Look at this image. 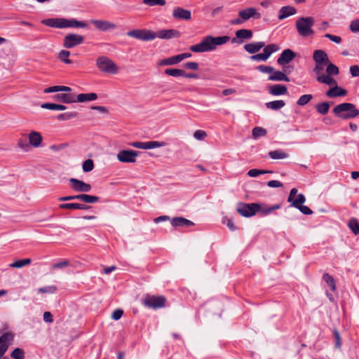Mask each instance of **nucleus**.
Returning a JSON list of instances; mask_svg holds the SVG:
<instances>
[{
    "label": "nucleus",
    "mask_w": 359,
    "mask_h": 359,
    "mask_svg": "<svg viewBox=\"0 0 359 359\" xmlns=\"http://www.w3.org/2000/svg\"><path fill=\"white\" fill-rule=\"evenodd\" d=\"M313 59L315 62L313 72L316 81L322 80L326 75H338L339 74V68L330 62L327 54L324 50H315Z\"/></svg>",
    "instance_id": "nucleus-1"
},
{
    "label": "nucleus",
    "mask_w": 359,
    "mask_h": 359,
    "mask_svg": "<svg viewBox=\"0 0 359 359\" xmlns=\"http://www.w3.org/2000/svg\"><path fill=\"white\" fill-rule=\"evenodd\" d=\"M229 41L230 37L229 36L215 37L208 35L205 36L200 43L191 46L189 49L196 53L212 52L216 50L217 46H222Z\"/></svg>",
    "instance_id": "nucleus-2"
},
{
    "label": "nucleus",
    "mask_w": 359,
    "mask_h": 359,
    "mask_svg": "<svg viewBox=\"0 0 359 359\" xmlns=\"http://www.w3.org/2000/svg\"><path fill=\"white\" fill-rule=\"evenodd\" d=\"M43 25L59 29L69 28V27H79L86 28L88 24L83 21H79L74 18L66 19L63 18H48L42 20Z\"/></svg>",
    "instance_id": "nucleus-3"
},
{
    "label": "nucleus",
    "mask_w": 359,
    "mask_h": 359,
    "mask_svg": "<svg viewBox=\"0 0 359 359\" xmlns=\"http://www.w3.org/2000/svg\"><path fill=\"white\" fill-rule=\"evenodd\" d=\"M333 113L342 119H351L359 115V110L352 103L344 102L335 106Z\"/></svg>",
    "instance_id": "nucleus-4"
},
{
    "label": "nucleus",
    "mask_w": 359,
    "mask_h": 359,
    "mask_svg": "<svg viewBox=\"0 0 359 359\" xmlns=\"http://www.w3.org/2000/svg\"><path fill=\"white\" fill-rule=\"evenodd\" d=\"M334 75H326L322 80L317 81L320 83H323L330 86V88L326 92V96L328 97H337L345 96L347 91L337 85V81L334 79Z\"/></svg>",
    "instance_id": "nucleus-5"
},
{
    "label": "nucleus",
    "mask_w": 359,
    "mask_h": 359,
    "mask_svg": "<svg viewBox=\"0 0 359 359\" xmlns=\"http://www.w3.org/2000/svg\"><path fill=\"white\" fill-rule=\"evenodd\" d=\"M315 20L313 17H301L296 21V29L298 34L302 37H307L313 34V26Z\"/></svg>",
    "instance_id": "nucleus-6"
},
{
    "label": "nucleus",
    "mask_w": 359,
    "mask_h": 359,
    "mask_svg": "<svg viewBox=\"0 0 359 359\" xmlns=\"http://www.w3.org/2000/svg\"><path fill=\"white\" fill-rule=\"evenodd\" d=\"M262 15L254 7H248L239 11L238 18L231 20V25H241L250 18L259 19Z\"/></svg>",
    "instance_id": "nucleus-7"
},
{
    "label": "nucleus",
    "mask_w": 359,
    "mask_h": 359,
    "mask_svg": "<svg viewBox=\"0 0 359 359\" xmlns=\"http://www.w3.org/2000/svg\"><path fill=\"white\" fill-rule=\"evenodd\" d=\"M96 65L102 72L116 74L118 72V67L109 57L100 56L96 60Z\"/></svg>",
    "instance_id": "nucleus-8"
},
{
    "label": "nucleus",
    "mask_w": 359,
    "mask_h": 359,
    "mask_svg": "<svg viewBox=\"0 0 359 359\" xmlns=\"http://www.w3.org/2000/svg\"><path fill=\"white\" fill-rule=\"evenodd\" d=\"M127 35L141 41H149L156 39L154 32L149 29H133L127 32Z\"/></svg>",
    "instance_id": "nucleus-9"
},
{
    "label": "nucleus",
    "mask_w": 359,
    "mask_h": 359,
    "mask_svg": "<svg viewBox=\"0 0 359 359\" xmlns=\"http://www.w3.org/2000/svg\"><path fill=\"white\" fill-rule=\"evenodd\" d=\"M139 154V151L135 150L123 149L118 152L116 158L121 163H133L136 162Z\"/></svg>",
    "instance_id": "nucleus-10"
},
{
    "label": "nucleus",
    "mask_w": 359,
    "mask_h": 359,
    "mask_svg": "<svg viewBox=\"0 0 359 359\" xmlns=\"http://www.w3.org/2000/svg\"><path fill=\"white\" fill-rule=\"evenodd\" d=\"M83 36L76 34H68L63 39V46L65 48H72L83 42Z\"/></svg>",
    "instance_id": "nucleus-11"
},
{
    "label": "nucleus",
    "mask_w": 359,
    "mask_h": 359,
    "mask_svg": "<svg viewBox=\"0 0 359 359\" xmlns=\"http://www.w3.org/2000/svg\"><path fill=\"white\" fill-rule=\"evenodd\" d=\"M257 203H239L237 206V212L243 217H250L257 212Z\"/></svg>",
    "instance_id": "nucleus-12"
},
{
    "label": "nucleus",
    "mask_w": 359,
    "mask_h": 359,
    "mask_svg": "<svg viewBox=\"0 0 359 359\" xmlns=\"http://www.w3.org/2000/svg\"><path fill=\"white\" fill-rule=\"evenodd\" d=\"M165 302V299L162 296H147L143 300L144 306L154 309L163 307Z\"/></svg>",
    "instance_id": "nucleus-13"
},
{
    "label": "nucleus",
    "mask_w": 359,
    "mask_h": 359,
    "mask_svg": "<svg viewBox=\"0 0 359 359\" xmlns=\"http://www.w3.org/2000/svg\"><path fill=\"white\" fill-rule=\"evenodd\" d=\"M76 199L81 200L87 203H95L99 201V198L97 196L88 194H79L75 196H67L59 198V201H67Z\"/></svg>",
    "instance_id": "nucleus-14"
},
{
    "label": "nucleus",
    "mask_w": 359,
    "mask_h": 359,
    "mask_svg": "<svg viewBox=\"0 0 359 359\" xmlns=\"http://www.w3.org/2000/svg\"><path fill=\"white\" fill-rule=\"evenodd\" d=\"M14 335L12 332H5L0 336V359L7 351L9 345L13 341Z\"/></svg>",
    "instance_id": "nucleus-15"
},
{
    "label": "nucleus",
    "mask_w": 359,
    "mask_h": 359,
    "mask_svg": "<svg viewBox=\"0 0 359 359\" xmlns=\"http://www.w3.org/2000/svg\"><path fill=\"white\" fill-rule=\"evenodd\" d=\"M306 201L305 196L302 194H297V189L293 188L291 189L287 201L291 203L292 205L297 208L303 204Z\"/></svg>",
    "instance_id": "nucleus-16"
},
{
    "label": "nucleus",
    "mask_w": 359,
    "mask_h": 359,
    "mask_svg": "<svg viewBox=\"0 0 359 359\" xmlns=\"http://www.w3.org/2000/svg\"><path fill=\"white\" fill-rule=\"evenodd\" d=\"M156 38L161 39H171L173 38H179L181 36L180 32L174 29H161L156 32H154Z\"/></svg>",
    "instance_id": "nucleus-17"
},
{
    "label": "nucleus",
    "mask_w": 359,
    "mask_h": 359,
    "mask_svg": "<svg viewBox=\"0 0 359 359\" xmlns=\"http://www.w3.org/2000/svg\"><path fill=\"white\" fill-rule=\"evenodd\" d=\"M69 183L72 188L79 192H88L91 189V185L76 178H70Z\"/></svg>",
    "instance_id": "nucleus-18"
},
{
    "label": "nucleus",
    "mask_w": 359,
    "mask_h": 359,
    "mask_svg": "<svg viewBox=\"0 0 359 359\" xmlns=\"http://www.w3.org/2000/svg\"><path fill=\"white\" fill-rule=\"evenodd\" d=\"M90 22L96 27L97 29L102 32L114 29L116 25L108 20H92Z\"/></svg>",
    "instance_id": "nucleus-19"
},
{
    "label": "nucleus",
    "mask_w": 359,
    "mask_h": 359,
    "mask_svg": "<svg viewBox=\"0 0 359 359\" xmlns=\"http://www.w3.org/2000/svg\"><path fill=\"white\" fill-rule=\"evenodd\" d=\"M172 17L177 20H189L191 18V13L189 10L177 6L172 11Z\"/></svg>",
    "instance_id": "nucleus-20"
},
{
    "label": "nucleus",
    "mask_w": 359,
    "mask_h": 359,
    "mask_svg": "<svg viewBox=\"0 0 359 359\" xmlns=\"http://www.w3.org/2000/svg\"><path fill=\"white\" fill-rule=\"evenodd\" d=\"M252 37V32L250 29H242L236 32V38L232 39V43H241L245 39Z\"/></svg>",
    "instance_id": "nucleus-21"
},
{
    "label": "nucleus",
    "mask_w": 359,
    "mask_h": 359,
    "mask_svg": "<svg viewBox=\"0 0 359 359\" xmlns=\"http://www.w3.org/2000/svg\"><path fill=\"white\" fill-rule=\"evenodd\" d=\"M28 140L31 147L39 148L41 146L43 137L39 132L32 130L28 134Z\"/></svg>",
    "instance_id": "nucleus-22"
},
{
    "label": "nucleus",
    "mask_w": 359,
    "mask_h": 359,
    "mask_svg": "<svg viewBox=\"0 0 359 359\" xmlns=\"http://www.w3.org/2000/svg\"><path fill=\"white\" fill-rule=\"evenodd\" d=\"M295 57V53L290 49L284 50L277 60V62L280 65L288 64Z\"/></svg>",
    "instance_id": "nucleus-23"
},
{
    "label": "nucleus",
    "mask_w": 359,
    "mask_h": 359,
    "mask_svg": "<svg viewBox=\"0 0 359 359\" xmlns=\"http://www.w3.org/2000/svg\"><path fill=\"white\" fill-rule=\"evenodd\" d=\"M269 92L274 96L285 95L287 93V87L283 84H274L269 87Z\"/></svg>",
    "instance_id": "nucleus-24"
},
{
    "label": "nucleus",
    "mask_w": 359,
    "mask_h": 359,
    "mask_svg": "<svg viewBox=\"0 0 359 359\" xmlns=\"http://www.w3.org/2000/svg\"><path fill=\"white\" fill-rule=\"evenodd\" d=\"M265 43L262 41L252 42L244 46V49L249 53L254 54L259 52L263 47Z\"/></svg>",
    "instance_id": "nucleus-25"
},
{
    "label": "nucleus",
    "mask_w": 359,
    "mask_h": 359,
    "mask_svg": "<svg viewBox=\"0 0 359 359\" xmlns=\"http://www.w3.org/2000/svg\"><path fill=\"white\" fill-rule=\"evenodd\" d=\"M280 205H274L272 206H267L264 203H257V212H261L264 215H269L271 212H272L273 210L279 209Z\"/></svg>",
    "instance_id": "nucleus-26"
},
{
    "label": "nucleus",
    "mask_w": 359,
    "mask_h": 359,
    "mask_svg": "<svg viewBox=\"0 0 359 359\" xmlns=\"http://www.w3.org/2000/svg\"><path fill=\"white\" fill-rule=\"evenodd\" d=\"M296 13V9L292 6H283L279 11L278 19L282 20Z\"/></svg>",
    "instance_id": "nucleus-27"
},
{
    "label": "nucleus",
    "mask_w": 359,
    "mask_h": 359,
    "mask_svg": "<svg viewBox=\"0 0 359 359\" xmlns=\"http://www.w3.org/2000/svg\"><path fill=\"white\" fill-rule=\"evenodd\" d=\"M269 81H290L288 76L280 71H273L271 74L269 76Z\"/></svg>",
    "instance_id": "nucleus-28"
},
{
    "label": "nucleus",
    "mask_w": 359,
    "mask_h": 359,
    "mask_svg": "<svg viewBox=\"0 0 359 359\" xmlns=\"http://www.w3.org/2000/svg\"><path fill=\"white\" fill-rule=\"evenodd\" d=\"M171 224L173 226H189L194 225V223L184 217H175L171 220Z\"/></svg>",
    "instance_id": "nucleus-29"
},
{
    "label": "nucleus",
    "mask_w": 359,
    "mask_h": 359,
    "mask_svg": "<svg viewBox=\"0 0 359 359\" xmlns=\"http://www.w3.org/2000/svg\"><path fill=\"white\" fill-rule=\"evenodd\" d=\"M54 98L57 101H61L67 104L76 102L74 95L72 94H57L54 97Z\"/></svg>",
    "instance_id": "nucleus-30"
},
{
    "label": "nucleus",
    "mask_w": 359,
    "mask_h": 359,
    "mask_svg": "<svg viewBox=\"0 0 359 359\" xmlns=\"http://www.w3.org/2000/svg\"><path fill=\"white\" fill-rule=\"evenodd\" d=\"M97 98V95L95 93H81L77 95L76 101L79 102H84L88 101L95 100Z\"/></svg>",
    "instance_id": "nucleus-31"
},
{
    "label": "nucleus",
    "mask_w": 359,
    "mask_h": 359,
    "mask_svg": "<svg viewBox=\"0 0 359 359\" xmlns=\"http://www.w3.org/2000/svg\"><path fill=\"white\" fill-rule=\"evenodd\" d=\"M269 156L271 159H285L289 157V154L282 150H274L271 151L269 153Z\"/></svg>",
    "instance_id": "nucleus-32"
},
{
    "label": "nucleus",
    "mask_w": 359,
    "mask_h": 359,
    "mask_svg": "<svg viewBox=\"0 0 359 359\" xmlns=\"http://www.w3.org/2000/svg\"><path fill=\"white\" fill-rule=\"evenodd\" d=\"M264 50H263V54L268 60L269 57L271 56V55L279 50V47L278 45L271 43L269 44L267 46L264 45Z\"/></svg>",
    "instance_id": "nucleus-33"
},
{
    "label": "nucleus",
    "mask_w": 359,
    "mask_h": 359,
    "mask_svg": "<svg viewBox=\"0 0 359 359\" xmlns=\"http://www.w3.org/2000/svg\"><path fill=\"white\" fill-rule=\"evenodd\" d=\"M264 50H263V54L268 60L269 57L271 56V55L279 50V47L278 45L271 43L269 44L267 46L264 45Z\"/></svg>",
    "instance_id": "nucleus-34"
},
{
    "label": "nucleus",
    "mask_w": 359,
    "mask_h": 359,
    "mask_svg": "<svg viewBox=\"0 0 359 359\" xmlns=\"http://www.w3.org/2000/svg\"><path fill=\"white\" fill-rule=\"evenodd\" d=\"M181 62L180 57L179 55L172 56L164 60H162L159 62V65L165 66V65H174L178 64Z\"/></svg>",
    "instance_id": "nucleus-35"
},
{
    "label": "nucleus",
    "mask_w": 359,
    "mask_h": 359,
    "mask_svg": "<svg viewBox=\"0 0 359 359\" xmlns=\"http://www.w3.org/2000/svg\"><path fill=\"white\" fill-rule=\"evenodd\" d=\"M59 208L61 209H79V210H86L88 207L81 203H62L59 205Z\"/></svg>",
    "instance_id": "nucleus-36"
},
{
    "label": "nucleus",
    "mask_w": 359,
    "mask_h": 359,
    "mask_svg": "<svg viewBox=\"0 0 359 359\" xmlns=\"http://www.w3.org/2000/svg\"><path fill=\"white\" fill-rule=\"evenodd\" d=\"M41 108L50 109V110H57V111H63L67 109V107L62 104H54L46 102L41 105Z\"/></svg>",
    "instance_id": "nucleus-37"
},
{
    "label": "nucleus",
    "mask_w": 359,
    "mask_h": 359,
    "mask_svg": "<svg viewBox=\"0 0 359 359\" xmlns=\"http://www.w3.org/2000/svg\"><path fill=\"white\" fill-rule=\"evenodd\" d=\"M285 105V102L283 100H275L266 103V107L268 109L273 110H278L283 108Z\"/></svg>",
    "instance_id": "nucleus-38"
},
{
    "label": "nucleus",
    "mask_w": 359,
    "mask_h": 359,
    "mask_svg": "<svg viewBox=\"0 0 359 359\" xmlns=\"http://www.w3.org/2000/svg\"><path fill=\"white\" fill-rule=\"evenodd\" d=\"M31 262H32L31 259L27 258V259L17 260L11 264H10L9 266H10V267H12V268L19 269V268H22L25 266L30 264Z\"/></svg>",
    "instance_id": "nucleus-39"
},
{
    "label": "nucleus",
    "mask_w": 359,
    "mask_h": 359,
    "mask_svg": "<svg viewBox=\"0 0 359 359\" xmlns=\"http://www.w3.org/2000/svg\"><path fill=\"white\" fill-rule=\"evenodd\" d=\"M70 52L67 50H62L58 53V58L65 64H72V61L69 59Z\"/></svg>",
    "instance_id": "nucleus-40"
},
{
    "label": "nucleus",
    "mask_w": 359,
    "mask_h": 359,
    "mask_svg": "<svg viewBox=\"0 0 359 359\" xmlns=\"http://www.w3.org/2000/svg\"><path fill=\"white\" fill-rule=\"evenodd\" d=\"M165 74L171 76L179 77L185 75V72L180 69H166Z\"/></svg>",
    "instance_id": "nucleus-41"
},
{
    "label": "nucleus",
    "mask_w": 359,
    "mask_h": 359,
    "mask_svg": "<svg viewBox=\"0 0 359 359\" xmlns=\"http://www.w3.org/2000/svg\"><path fill=\"white\" fill-rule=\"evenodd\" d=\"M78 113L76 111H68L60 114L57 116V118L60 121H67L76 117Z\"/></svg>",
    "instance_id": "nucleus-42"
},
{
    "label": "nucleus",
    "mask_w": 359,
    "mask_h": 359,
    "mask_svg": "<svg viewBox=\"0 0 359 359\" xmlns=\"http://www.w3.org/2000/svg\"><path fill=\"white\" fill-rule=\"evenodd\" d=\"M323 280L326 283V284L330 287L332 291H335L336 290V284L334 279L328 273H325L323 275Z\"/></svg>",
    "instance_id": "nucleus-43"
},
{
    "label": "nucleus",
    "mask_w": 359,
    "mask_h": 359,
    "mask_svg": "<svg viewBox=\"0 0 359 359\" xmlns=\"http://www.w3.org/2000/svg\"><path fill=\"white\" fill-rule=\"evenodd\" d=\"M330 109V104L327 102L319 103L316 105V109L320 114H326Z\"/></svg>",
    "instance_id": "nucleus-44"
},
{
    "label": "nucleus",
    "mask_w": 359,
    "mask_h": 359,
    "mask_svg": "<svg viewBox=\"0 0 359 359\" xmlns=\"http://www.w3.org/2000/svg\"><path fill=\"white\" fill-rule=\"evenodd\" d=\"M266 134V130L261 127H255L252 129V135L254 139L263 137Z\"/></svg>",
    "instance_id": "nucleus-45"
},
{
    "label": "nucleus",
    "mask_w": 359,
    "mask_h": 359,
    "mask_svg": "<svg viewBox=\"0 0 359 359\" xmlns=\"http://www.w3.org/2000/svg\"><path fill=\"white\" fill-rule=\"evenodd\" d=\"M348 227L355 235L359 234V223L356 219L353 218L349 221Z\"/></svg>",
    "instance_id": "nucleus-46"
},
{
    "label": "nucleus",
    "mask_w": 359,
    "mask_h": 359,
    "mask_svg": "<svg viewBox=\"0 0 359 359\" xmlns=\"http://www.w3.org/2000/svg\"><path fill=\"white\" fill-rule=\"evenodd\" d=\"M94 168V163L93 161L91 159H87L85 161H83L82 164V169L83 171L85 172H88L93 170Z\"/></svg>",
    "instance_id": "nucleus-47"
},
{
    "label": "nucleus",
    "mask_w": 359,
    "mask_h": 359,
    "mask_svg": "<svg viewBox=\"0 0 359 359\" xmlns=\"http://www.w3.org/2000/svg\"><path fill=\"white\" fill-rule=\"evenodd\" d=\"M166 145L164 142H158V141H149L147 142V149H152L155 148L163 147Z\"/></svg>",
    "instance_id": "nucleus-48"
},
{
    "label": "nucleus",
    "mask_w": 359,
    "mask_h": 359,
    "mask_svg": "<svg viewBox=\"0 0 359 359\" xmlns=\"http://www.w3.org/2000/svg\"><path fill=\"white\" fill-rule=\"evenodd\" d=\"M271 172H272V171H269V170L251 169L248 171V175L251 177H255L259 175H262V174H265V173H271Z\"/></svg>",
    "instance_id": "nucleus-49"
},
{
    "label": "nucleus",
    "mask_w": 359,
    "mask_h": 359,
    "mask_svg": "<svg viewBox=\"0 0 359 359\" xmlns=\"http://www.w3.org/2000/svg\"><path fill=\"white\" fill-rule=\"evenodd\" d=\"M313 96L310 94L302 95L297 100V104L299 106H304L311 101Z\"/></svg>",
    "instance_id": "nucleus-50"
},
{
    "label": "nucleus",
    "mask_w": 359,
    "mask_h": 359,
    "mask_svg": "<svg viewBox=\"0 0 359 359\" xmlns=\"http://www.w3.org/2000/svg\"><path fill=\"white\" fill-rule=\"evenodd\" d=\"M142 2L149 6H164L165 4V0H143Z\"/></svg>",
    "instance_id": "nucleus-51"
},
{
    "label": "nucleus",
    "mask_w": 359,
    "mask_h": 359,
    "mask_svg": "<svg viewBox=\"0 0 359 359\" xmlns=\"http://www.w3.org/2000/svg\"><path fill=\"white\" fill-rule=\"evenodd\" d=\"M11 356L14 359H24V351L20 348H16L12 351Z\"/></svg>",
    "instance_id": "nucleus-52"
},
{
    "label": "nucleus",
    "mask_w": 359,
    "mask_h": 359,
    "mask_svg": "<svg viewBox=\"0 0 359 359\" xmlns=\"http://www.w3.org/2000/svg\"><path fill=\"white\" fill-rule=\"evenodd\" d=\"M207 137L205 131L202 130H197L194 133V137L197 140H203Z\"/></svg>",
    "instance_id": "nucleus-53"
},
{
    "label": "nucleus",
    "mask_w": 359,
    "mask_h": 359,
    "mask_svg": "<svg viewBox=\"0 0 359 359\" xmlns=\"http://www.w3.org/2000/svg\"><path fill=\"white\" fill-rule=\"evenodd\" d=\"M56 290V287L55 286H48L39 288L38 292L39 293H54Z\"/></svg>",
    "instance_id": "nucleus-54"
},
{
    "label": "nucleus",
    "mask_w": 359,
    "mask_h": 359,
    "mask_svg": "<svg viewBox=\"0 0 359 359\" xmlns=\"http://www.w3.org/2000/svg\"><path fill=\"white\" fill-rule=\"evenodd\" d=\"M325 37L330 39L331 41H332L337 44L340 43L342 41L341 36H337V35H332L331 34H325Z\"/></svg>",
    "instance_id": "nucleus-55"
},
{
    "label": "nucleus",
    "mask_w": 359,
    "mask_h": 359,
    "mask_svg": "<svg viewBox=\"0 0 359 359\" xmlns=\"http://www.w3.org/2000/svg\"><path fill=\"white\" fill-rule=\"evenodd\" d=\"M349 27L351 32H359V19L351 21Z\"/></svg>",
    "instance_id": "nucleus-56"
},
{
    "label": "nucleus",
    "mask_w": 359,
    "mask_h": 359,
    "mask_svg": "<svg viewBox=\"0 0 359 359\" xmlns=\"http://www.w3.org/2000/svg\"><path fill=\"white\" fill-rule=\"evenodd\" d=\"M334 337L335 339V344L334 346L337 348H341V337L339 332L336 330H334Z\"/></svg>",
    "instance_id": "nucleus-57"
},
{
    "label": "nucleus",
    "mask_w": 359,
    "mask_h": 359,
    "mask_svg": "<svg viewBox=\"0 0 359 359\" xmlns=\"http://www.w3.org/2000/svg\"><path fill=\"white\" fill-rule=\"evenodd\" d=\"M257 69L262 73L271 74L273 71V68L266 65H259L257 67Z\"/></svg>",
    "instance_id": "nucleus-58"
},
{
    "label": "nucleus",
    "mask_w": 359,
    "mask_h": 359,
    "mask_svg": "<svg viewBox=\"0 0 359 359\" xmlns=\"http://www.w3.org/2000/svg\"><path fill=\"white\" fill-rule=\"evenodd\" d=\"M130 146L137 149H147V142H133L130 143Z\"/></svg>",
    "instance_id": "nucleus-59"
},
{
    "label": "nucleus",
    "mask_w": 359,
    "mask_h": 359,
    "mask_svg": "<svg viewBox=\"0 0 359 359\" xmlns=\"http://www.w3.org/2000/svg\"><path fill=\"white\" fill-rule=\"evenodd\" d=\"M223 223L225 224L231 231H235L236 229L233 221L229 218H224Z\"/></svg>",
    "instance_id": "nucleus-60"
},
{
    "label": "nucleus",
    "mask_w": 359,
    "mask_h": 359,
    "mask_svg": "<svg viewBox=\"0 0 359 359\" xmlns=\"http://www.w3.org/2000/svg\"><path fill=\"white\" fill-rule=\"evenodd\" d=\"M250 59L253 61H266L267 59L264 55L261 53L256 55H253L250 57Z\"/></svg>",
    "instance_id": "nucleus-61"
},
{
    "label": "nucleus",
    "mask_w": 359,
    "mask_h": 359,
    "mask_svg": "<svg viewBox=\"0 0 359 359\" xmlns=\"http://www.w3.org/2000/svg\"><path fill=\"white\" fill-rule=\"evenodd\" d=\"M184 67L189 69L197 70L198 69V64L196 62H188L184 65Z\"/></svg>",
    "instance_id": "nucleus-62"
},
{
    "label": "nucleus",
    "mask_w": 359,
    "mask_h": 359,
    "mask_svg": "<svg viewBox=\"0 0 359 359\" xmlns=\"http://www.w3.org/2000/svg\"><path fill=\"white\" fill-rule=\"evenodd\" d=\"M69 265V262L67 260H63L59 262H57L53 265V269H62Z\"/></svg>",
    "instance_id": "nucleus-63"
},
{
    "label": "nucleus",
    "mask_w": 359,
    "mask_h": 359,
    "mask_svg": "<svg viewBox=\"0 0 359 359\" xmlns=\"http://www.w3.org/2000/svg\"><path fill=\"white\" fill-rule=\"evenodd\" d=\"M18 147L24 151H28L30 145H29V144H27V143L23 142L22 140H20L18 142Z\"/></svg>",
    "instance_id": "nucleus-64"
}]
</instances>
